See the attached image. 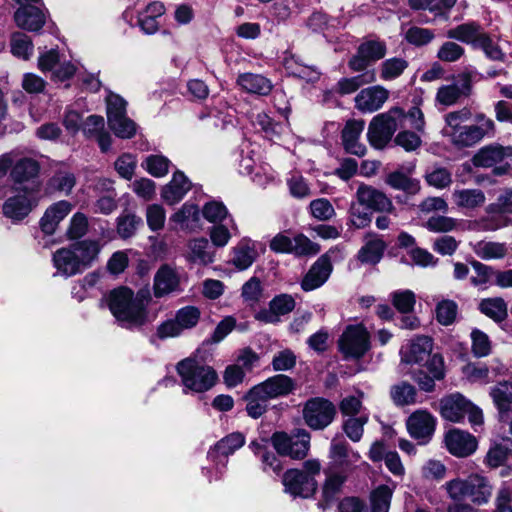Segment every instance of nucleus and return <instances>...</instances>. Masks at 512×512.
<instances>
[{"mask_svg": "<svg viewBox=\"0 0 512 512\" xmlns=\"http://www.w3.org/2000/svg\"><path fill=\"white\" fill-rule=\"evenodd\" d=\"M151 300L148 288L136 294L128 287L111 290L100 301V306H107L118 324L126 329H137L149 321L148 304Z\"/></svg>", "mask_w": 512, "mask_h": 512, "instance_id": "f257e3e1", "label": "nucleus"}, {"mask_svg": "<svg viewBox=\"0 0 512 512\" xmlns=\"http://www.w3.org/2000/svg\"><path fill=\"white\" fill-rule=\"evenodd\" d=\"M471 118V111L463 108L449 112L445 116V135L458 147H470L480 142L485 136L492 135L495 124L492 119L484 114L475 116V124L463 125Z\"/></svg>", "mask_w": 512, "mask_h": 512, "instance_id": "f03ea898", "label": "nucleus"}, {"mask_svg": "<svg viewBox=\"0 0 512 512\" xmlns=\"http://www.w3.org/2000/svg\"><path fill=\"white\" fill-rule=\"evenodd\" d=\"M176 371L181 378L184 392H206L216 384L218 379L217 373L212 367L201 364L192 358L178 362Z\"/></svg>", "mask_w": 512, "mask_h": 512, "instance_id": "7ed1b4c3", "label": "nucleus"}, {"mask_svg": "<svg viewBox=\"0 0 512 512\" xmlns=\"http://www.w3.org/2000/svg\"><path fill=\"white\" fill-rule=\"evenodd\" d=\"M34 192L31 187L0 186V199H4L3 215L13 223L25 219L36 206L31 197Z\"/></svg>", "mask_w": 512, "mask_h": 512, "instance_id": "20e7f679", "label": "nucleus"}, {"mask_svg": "<svg viewBox=\"0 0 512 512\" xmlns=\"http://www.w3.org/2000/svg\"><path fill=\"white\" fill-rule=\"evenodd\" d=\"M439 412L443 419L453 423L462 422L466 415L473 427L481 426L484 422L482 410L458 392L440 400Z\"/></svg>", "mask_w": 512, "mask_h": 512, "instance_id": "39448f33", "label": "nucleus"}, {"mask_svg": "<svg viewBox=\"0 0 512 512\" xmlns=\"http://www.w3.org/2000/svg\"><path fill=\"white\" fill-rule=\"evenodd\" d=\"M403 116L404 111L398 107L376 115L368 127L367 138L370 145L375 149L386 147L399 126V120Z\"/></svg>", "mask_w": 512, "mask_h": 512, "instance_id": "423d86ee", "label": "nucleus"}, {"mask_svg": "<svg viewBox=\"0 0 512 512\" xmlns=\"http://www.w3.org/2000/svg\"><path fill=\"white\" fill-rule=\"evenodd\" d=\"M370 335L362 324L348 325L338 339V348L346 360H358L370 350Z\"/></svg>", "mask_w": 512, "mask_h": 512, "instance_id": "0eeeda50", "label": "nucleus"}, {"mask_svg": "<svg viewBox=\"0 0 512 512\" xmlns=\"http://www.w3.org/2000/svg\"><path fill=\"white\" fill-rule=\"evenodd\" d=\"M11 163L9 179L12 184L10 186H17V188L31 187L33 191H37L41 169L39 162L32 157L22 156L15 151H11Z\"/></svg>", "mask_w": 512, "mask_h": 512, "instance_id": "6e6552de", "label": "nucleus"}, {"mask_svg": "<svg viewBox=\"0 0 512 512\" xmlns=\"http://www.w3.org/2000/svg\"><path fill=\"white\" fill-rule=\"evenodd\" d=\"M107 120L110 129L117 137L132 138L136 133V124L126 116V101L117 94H109L106 98Z\"/></svg>", "mask_w": 512, "mask_h": 512, "instance_id": "1a4fd4ad", "label": "nucleus"}, {"mask_svg": "<svg viewBox=\"0 0 512 512\" xmlns=\"http://www.w3.org/2000/svg\"><path fill=\"white\" fill-rule=\"evenodd\" d=\"M335 415V405L323 397H314L307 400L302 409L305 424L313 430H323L329 426Z\"/></svg>", "mask_w": 512, "mask_h": 512, "instance_id": "9d476101", "label": "nucleus"}, {"mask_svg": "<svg viewBox=\"0 0 512 512\" xmlns=\"http://www.w3.org/2000/svg\"><path fill=\"white\" fill-rule=\"evenodd\" d=\"M271 440L275 450L280 455L294 459L304 458L310 447V434L304 429L298 430L294 435L276 432Z\"/></svg>", "mask_w": 512, "mask_h": 512, "instance_id": "9b49d317", "label": "nucleus"}, {"mask_svg": "<svg viewBox=\"0 0 512 512\" xmlns=\"http://www.w3.org/2000/svg\"><path fill=\"white\" fill-rule=\"evenodd\" d=\"M436 422V418L429 411L419 409L408 417L406 427L409 435L418 444L426 445L433 437Z\"/></svg>", "mask_w": 512, "mask_h": 512, "instance_id": "f8f14e48", "label": "nucleus"}, {"mask_svg": "<svg viewBox=\"0 0 512 512\" xmlns=\"http://www.w3.org/2000/svg\"><path fill=\"white\" fill-rule=\"evenodd\" d=\"M387 52L385 42L369 40L363 42L357 49V53L349 60L351 70L360 72L382 59Z\"/></svg>", "mask_w": 512, "mask_h": 512, "instance_id": "ddd939ff", "label": "nucleus"}, {"mask_svg": "<svg viewBox=\"0 0 512 512\" xmlns=\"http://www.w3.org/2000/svg\"><path fill=\"white\" fill-rule=\"evenodd\" d=\"M355 196L358 204L368 209L396 215L392 200L383 191L373 186L360 184Z\"/></svg>", "mask_w": 512, "mask_h": 512, "instance_id": "4468645a", "label": "nucleus"}, {"mask_svg": "<svg viewBox=\"0 0 512 512\" xmlns=\"http://www.w3.org/2000/svg\"><path fill=\"white\" fill-rule=\"evenodd\" d=\"M282 482L285 491L294 497L308 498L315 493L317 488L316 480L298 469L286 471Z\"/></svg>", "mask_w": 512, "mask_h": 512, "instance_id": "2eb2a0df", "label": "nucleus"}, {"mask_svg": "<svg viewBox=\"0 0 512 512\" xmlns=\"http://www.w3.org/2000/svg\"><path fill=\"white\" fill-rule=\"evenodd\" d=\"M472 80L469 74H462L449 85L441 86L436 94V101L445 106L455 104L460 98L471 93Z\"/></svg>", "mask_w": 512, "mask_h": 512, "instance_id": "dca6fc26", "label": "nucleus"}, {"mask_svg": "<svg viewBox=\"0 0 512 512\" xmlns=\"http://www.w3.org/2000/svg\"><path fill=\"white\" fill-rule=\"evenodd\" d=\"M445 446L447 450L456 457H467L477 449V440L470 433L452 429L445 434Z\"/></svg>", "mask_w": 512, "mask_h": 512, "instance_id": "f3484780", "label": "nucleus"}, {"mask_svg": "<svg viewBox=\"0 0 512 512\" xmlns=\"http://www.w3.org/2000/svg\"><path fill=\"white\" fill-rule=\"evenodd\" d=\"M389 92L382 86L376 85L362 89L355 97V106L364 113L379 110L387 101Z\"/></svg>", "mask_w": 512, "mask_h": 512, "instance_id": "a211bd4d", "label": "nucleus"}, {"mask_svg": "<svg viewBox=\"0 0 512 512\" xmlns=\"http://www.w3.org/2000/svg\"><path fill=\"white\" fill-rule=\"evenodd\" d=\"M16 25L29 32L39 31L46 22V15L42 9L34 5H22L14 13Z\"/></svg>", "mask_w": 512, "mask_h": 512, "instance_id": "6ab92c4d", "label": "nucleus"}, {"mask_svg": "<svg viewBox=\"0 0 512 512\" xmlns=\"http://www.w3.org/2000/svg\"><path fill=\"white\" fill-rule=\"evenodd\" d=\"M332 265L327 255L321 256L304 276L301 287L304 291H312L321 287L329 278Z\"/></svg>", "mask_w": 512, "mask_h": 512, "instance_id": "aec40b11", "label": "nucleus"}, {"mask_svg": "<svg viewBox=\"0 0 512 512\" xmlns=\"http://www.w3.org/2000/svg\"><path fill=\"white\" fill-rule=\"evenodd\" d=\"M179 284L180 278L177 270L168 264H163L154 276V295L158 298L168 295L178 290Z\"/></svg>", "mask_w": 512, "mask_h": 512, "instance_id": "412c9836", "label": "nucleus"}, {"mask_svg": "<svg viewBox=\"0 0 512 512\" xmlns=\"http://www.w3.org/2000/svg\"><path fill=\"white\" fill-rule=\"evenodd\" d=\"M365 122L363 120H349L342 130V142L345 150L356 156H364L366 147L359 142V138L364 130Z\"/></svg>", "mask_w": 512, "mask_h": 512, "instance_id": "4be33fe9", "label": "nucleus"}, {"mask_svg": "<svg viewBox=\"0 0 512 512\" xmlns=\"http://www.w3.org/2000/svg\"><path fill=\"white\" fill-rule=\"evenodd\" d=\"M286 72L307 83H314L320 79L321 72L317 67L307 64L300 56L288 55L283 61Z\"/></svg>", "mask_w": 512, "mask_h": 512, "instance_id": "5701e85b", "label": "nucleus"}, {"mask_svg": "<svg viewBox=\"0 0 512 512\" xmlns=\"http://www.w3.org/2000/svg\"><path fill=\"white\" fill-rule=\"evenodd\" d=\"M73 206L69 201L61 200L50 205L40 220V227L45 234H53L59 223L71 212Z\"/></svg>", "mask_w": 512, "mask_h": 512, "instance_id": "b1692460", "label": "nucleus"}, {"mask_svg": "<svg viewBox=\"0 0 512 512\" xmlns=\"http://www.w3.org/2000/svg\"><path fill=\"white\" fill-rule=\"evenodd\" d=\"M53 265L57 273L65 277H71L83 272L70 246L60 248L54 252Z\"/></svg>", "mask_w": 512, "mask_h": 512, "instance_id": "393cba45", "label": "nucleus"}, {"mask_svg": "<svg viewBox=\"0 0 512 512\" xmlns=\"http://www.w3.org/2000/svg\"><path fill=\"white\" fill-rule=\"evenodd\" d=\"M170 222L176 224V228L186 231H195L201 226L200 211L197 205L185 203L170 217Z\"/></svg>", "mask_w": 512, "mask_h": 512, "instance_id": "a878e982", "label": "nucleus"}, {"mask_svg": "<svg viewBox=\"0 0 512 512\" xmlns=\"http://www.w3.org/2000/svg\"><path fill=\"white\" fill-rule=\"evenodd\" d=\"M386 249L385 242L376 235H367L365 244L357 253V260L361 264L376 265L380 262Z\"/></svg>", "mask_w": 512, "mask_h": 512, "instance_id": "bb28decb", "label": "nucleus"}, {"mask_svg": "<svg viewBox=\"0 0 512 512\" xmlns=\"http://www.w3.org/2000/svg\"><path fill=\"white\" fill-rule=\"evenodd\" d=\"M257 387L269 399H274L291 393L295 388V384L290 377L278 374L258 384Z\"/></svg>", "mask_w": 512, "mask_h": 512, "instance_id": "cd10ccee", "label": "nucleus"}, {"mask_svg": "<svg viewBox=\"0 0 512 512\" xmlns=\"http://www.w3.org/2000/svg\"><path fill=\"white\" fill-rule=\"evenodd\" d=\"M190 188L191 182L189 179L178 171L173 174L171 181L163 187L161 195L166 203L174 205L185 196Z\"/></svg>", "mask_w": 512, "mask_h": 512, "instance_id": "c85d7f7f", "label": "nucleus"}, {"mask_svg": "<svg viewBox=\"0 0 512 512\" xmlns=\"http://www.w3.org/2000/svg\"><path fill=\"white\" fill-rule=\"evenodd\" d=\"M70 248L73 249L76 259L83 271L93 265L101 251L100 243L90 239L75 242L70 245Z\"/></svg>", "mask_w": 512, "mask_h": 512, "instance_id": "c756f323", "label": "nucleus"}, {"mask_svg": "<svg viewBox=\"0 0 512 512\" xmlns=\"http://www.w3.org/2000/svg\"><path fill=\"white\" fill-rule=\"evenodd\" d=\"M512 156V148L502 146H487L480 149L473 157V163L477 167L490 168Z\"/></svg>", "mask_w": 512, "mask_h": 512, "instance_id": "7c9ffc66", "label": "nucleus"}, {"mask_svg": "<svg viewBox=\"0 0 512 512\" xmlns=\"http://www.w3.org/2000/svg\"><path fill=\"white\" fill-rule=\"evenodd\" d=\"M453 203L459 209L475 210L484 205L486 196L481 189H455L451 195Z\"/></svg>", "mask_w": 512, "mask_h": 512, "instance_id": "2f4dec72", "label": "nucleus"}, {"mask_svg": "<svg viewBox=\"0 0 512 512\" xmlns=\"http://www.w3.org/2000/svg\"><path fill=\"white\" fill-rule=\"evenodd\" d=\"M245 443L244 436L235 432L224 437L208 452V458L214 462H221L220 457L227 458Z\"/></svg>", "mask_w": 512, "mask_h": 512, "instance_id": "473e14b6", "label": "nucleus"}, {"mask_svg": "<svg viewBox=\"0 0 512 512\" xmlns=\"http://www.w3.org/2000/svg\"><path fill=\"white\" fill-rule=\"evenodd\" d=\"M483 32L484 30L480 24L476 22H467L449 29L446 32V36L449 39L458 40L474 47Z\"/></svg>", "mask_w": 512, "mask_h": 512, "instance_id": "72a5a7b5", "label": "nucleus"}, {"mask_svg": "<svg viewBox=\"0 0 512 512\" xmlns=\"http://www.w3.org/2000/svg\"><path fill=\"white\" fill-rule=\"evenodd\" d=\"M431 351V338L428 336H418L412 340L408 351L403 356V360L406 363H421L430 357Z\"/></svg>", "mask_w": 512, "mask_h": 512, "instance_id": "f704fd0d", "label": "nucleus"}, {"mask_svg": "<svg viewBox=\"0 0 512 512\" xmlns=\"http://www.w3.org/2000/svg\"><path fill=\"white\" fill-rule=\"evenodd\" d=\"M237 84L248 93L259 95H267L272 90L270 80L259 74H241L237 79Z\"/></svg>", "mask_w": 512, "mask_h": 512, "instance_id": "c9c22d12", "label": "nucleus"}, {"mask_svg": "<svg viewBox=\"0 0 512 512\" xmlns=\"http://www.w3.org/2000/svg\"><path fill=\"white\" fill-rule=\"evenodd\" d=\"M468 484V497H470L474 503L484 504L488 502L492 493V486L489 484L487 478L478 474L471 475L468 477Z\"/></svg>", "mask_w": 512, "mask_h": 512, "instance_id": "e433bc0d", "label": "nucleus"}, {"mask_svg": "<svg viewBox=\"0 0 512 512\" xmlns=\"http://www.w3.org/2000/svg\"><path fill=\"white\" fill-rule=\"evenodd\" d=\"M257 256L255 242L250 239H243L235 248L233 264L238 269L245 270L253 264Z\"/></svg>", "mask_w": 512, "mask_h": 512, "instance_id": "4c0bfd02", "label": "nucleus"}, {"mask_svg": "<svg viewBox=\"0 0 512 512\" xmlns=\"http://www.w3.org/2000/svg\"><path fill=\"white\" fill-rule=\"evenodd\" d=\"M330 458L338 466H350L360 460V454L350 450L345 442L333 440L330 447Z\"/></svg>", "mask_w": 512, "mask_h": 512, "instance_id": "58836bf2", "label": "nucleus"}, {"mask_svg": "<svg viewBox=\"0 0 512 512\" xmlns=\"http://www.w3.org/2000/svg\"><path fill=\"white\" fill-rule=\"evenodd\" d=\"M385 183L395 190H401L410 195L419 193L421 188L419 180L410 178L401 171L389 173Z\"/></svg>", "mask_w": 512, "mask_h": 512, "instance_id": "ea45409f", "label": "nucleus"}, {"mask_svg": "<svg viewBox=\"0 0 512 512\" xmlns=\"http://www.w3.org/2000/svg\"><path fill=\"white\" fill-rule=\"evenodd\" d=\"M189 260L199 264H209L214 260V252L207 239L198 238L189 242Z\"/></svg>", "mask_w": 512, "mask_h": 512, "instance_id": "a19ab883", "label": "nucleus"}, {"mask_svg": "<svg viewBox=\"0 0 512 512\" xmlns=\"http://www.w3.org/2000/svg\"><path fill=\"white\" fill-rule=\"evenodd\" d=\"M490 395L499 410L501 420H504L509 406L512 404V383L504 381L491 389Z\"/></svg>", "mask_w": 512, "mask_h": 512, "instance_id": "79ce46f5", "label": "nucleus"}, {"mask_svg": "<svg viewBox=\"0 0 512 512\" xmlns=\"http://www.w3.org/2000/svg\"><path fill=\"white\" fill-rule=\"evenodd\" d=\"M246 411L252 418L261 417L267 410L268 401L270 400L263 392L255 385L246 395Z\"/></svg>", "mask_w": 512, "mask_h": 512, "instance_id": "37998d69", "label": "nucleus"}, {"mask_svg": "<svg viewBox=\"0 0 512 512\" xmlns=\"http://www.w3.org/2000/svg\"><path fill=\"white\" fill-rule=\"evenodd\" d=\"M479 309L495 322H502L508 316L507 304L501 297L483 299L479 304Z\"/></svg>", "mask_w": 512, "mask_h": 512, "instance_id": "c03bdc74", "label": "nucleus"}, {"mask_svg": "<svg viewBox=\"0 0 512 512\" xmlns=\"http://www.w3.org/2000/svg\"><path fill=\"white\" fill-rule=\"evenodd\" d=\"M408 67V61L402 57H392L383 61L379 67V76L383 81L400 77Z\"/></svg>", "mask_w": 512, "mask_h": 512, "instance_id": "a18cd8bd", "label": "nucleus"}, {"mask_svg": "<svg viewBox=\"0 0 512 512\" xmlns=\"http://www.w3.org/2000/svg\"><path fill=\"white\" fill-rule=\"evenodd\" d=\"M10 47L11 53L17 58L28 60L33 55V42L28 35L22 32H14L11 35Z\"/></svg>", "mask_w": 512, "mask_h": 512, "instance_id": "49530a36", "label": "nucleus"}, {"mask_svg": "<svg viewBox=\"0 0 512 512\" xmlns=\"http://www.w3.org/2000/svg\"><path fill=\"white\" fill-rule=\"evenodd\" d=\"M475 254L483 260L502 259L507 254L505 243L480 241L474 246Z\"/></svg>", "mask_w": 512, "mask_h": 512, "instance_id": "de8ad7c7", "label": "nucleus"}, {"mask_svg": "<svg viewBox=\"0 0 512 512\" xmlns=\"http://www.w3.org/2000/svg\"><path fill=\"white\" fill-rule=\"evenodd\" d=\"M416 389L407 382L395 384L390 389L392 401L397 406L411 405L416 402Z\"/></svg>", "mask_w": 512, "mask_h": 512, "instance_id": "09e8293b", "label": "nucleus"}, {"mask_svg": "<svg viewBox=\"0 0 512 512\" xmlns=\"http://www.w3.org/2000/svg\"><path fill=\"white\" fill-rule=\"evenodd\" d=\"M394 488L387 485H380L371 492L372 512H389L390 503Z\"/></svg>", "mask_w": 512, "mask_h": 512, "instance_id": "8fccbe9b", "label": "nucleus"}, {"mask_svg": "<svg viewBox=\"0 0 512 512\" xmlns=\"http://www.w3.org/2000/svg\"><path fill=\"white\" fill-rule=\"evenodd\" d=\"M485 211L488 216H506L512 213V188L503 190L496 202L489 204Z\"/></svg>", "mask_w": 512, "mask_h": 512, "instance_id": "3c124183", "label": "nucleus"}, {"mask_svg": "<svg viewBox=\"0 0 512 512\" xmlns=\"http://www.w3.org/2000/svg\"><path fill=\"white\" fill-rule=\"evenodd\" d=\"M475 49H481L487 58L493 61H504L505 54L499 47V45L491 38L485 31L478 38L477 43L473 47Z\"/></svg>", "mask_w": 512, "mask_h": 512, "instance_id": "603ef678", "label": "nucleus"}, {"mask_svg": "<svg viewBox=\"0 0 512 512\" xmlns=\"http://www.w3.org/2000/svg\"><path fill=\"white\" fill-rule=\"evenodd\" d=\"M76 184L75 176L69 172H58L48 181V188L69 195Z\"/></svg>", "mask_w": 512, "mask_h": 512, "instance_id": "864d4df0", "label": "nucleus"}, {"mask_svg": "<svg viewBox=\"0 0 512 512\" xmlns=\"http://www.w3.org/2000/svg\"><path fill=\"white\" fill-rule=\"evenodd\" d=\"M458 221L444 215H433L425 222L424 227L430 232L447 233L456 229Z\"/></svg>", "mask_w": 512, "mask_h": 512, "instance_id": "5fc2aeb1", "label": "nucleus"}, {"mask_svg": "<svg viewBox=\"0 0 512 512\" xmlns=\"http://www.w3.org/2000/svg\"><path fill=\"white\" fill-rule=\"evenodd\" d=\"M141 224L142 219L134 214L121 215L117 219V233L123 239L130 238Z\"/></svg>", "mask_w": 512, "mask_h": 512, "instance_id": "6e6d98bb", "label": "nucleus"}, {"mask_svg": "<svg viewBox=\"0 0 512 512\" xmlns=\"http://www.w3.org/2000/svg\"><path fill=\"white\" fill-rule=\"evenodd\" d=\"M292 248L291 254L295 256H313L320 251L319 245L303 234H298L293 238Z\"/></svg>", "mask_w": 512, "mask_h": 512, "instance_id": "4d7b16f0", "label": "nucleus"}, {"mask_svg": "<svg viewBox=\"0 0 512 512\" xmlns=\"http://www.w3.org/2000/svg\"><path fill=\"white\" fill-rule=\"evenodd\" d=\"M435 38L433 30L418 26L410 27L405 33V40L414 46H424Z\"/></svg>", "mask_w": 512, "mask_h": 512, "instance_id": "13d9d810", "label": "nucleus"}, {"mask_svg": "<svg viewBox=\"0 0 512 512\" xmlns=\"http://www.w3.org/2000/svg\"><path fill=\"white\" fill-rule=\"evenodd\" d=\"M512 225V218L508 216H485L475 222L479 231H496Z\"/></svg>", "mask_w": 512, "mask_h": 512, "instance_id": "bf43d9fd", "label": "nucleus"}, {"mask_svg": "<svg viewBox=\"0 0 512 512\" xmlns=\"http://www.w3.org/2000/svg\"><path fill=\"white\" fill-rule=\"evenodd\" d=\"M465 54V49L456 42L446 41L437 51V58L443 62H456Z\"/></svg>", "mask_w": 512, "mask_h": 512, "instance_id": "052dcab7", "label": "nucleus"}, {"mask_svg": "<svg viewBox=\"0 0 512 512\" xmlns=\"http://www.w3.org/2000/svg\"><path fill=\"white\" fill-rule=\"evenodd\" d=\"M472 352L476 357H485L491 352V341L487 334L479 329L471 332Z\"/></svg>", "mask_w": 512, "mask_h": 512, "instance_id": "680f3d73", "label": "nucleus"}, {"mask_svg": "<svg viewBox=\"0 0 512 512\" xmlns=\"http://www.w3.org/2000/svg\"><path fill=\"white\" fill-rule=\"evenodd\" d=\"M170 161L162 155H150L146 158L145 169L154 177H163L168 173Z\"/></svg>", "mask_w": 512, "mask_h": 512, "instance_id": "e2e57ef3", "label": "nucleus"}, {"mask_svg": "<svg viewBox=\"0 0 512 512\" xmlns=\"http://www.w3.org/2000/svg\"><path fill=\"white\" fill-rule=\"evenodd\" d=\"M200 311L194 306H186L177 311L175 319L181 329H191L198 323Z\"/></svg>", "mask_w": 512, "mask_h": 512, "instance_id": "0e129e2a", "label": "nucleus"}, {"mask_svg": "<svg viewBox=\"0 0 512 512\" xmlns=\"http://www.w3.org/2000/svg\"><path fill=\"white\" fill-rule=\"evenodd\" d=\"M166 212L159 204H151L146 208L147 225L152 231H158L164 227Z\"/></svg>", "mask_w": 512, "mask_h": 512, "instance_id": "69168bd1", "label": "nucleus"}, {"mask_svg": "<svg viewBox=\"0 0 512 512\" xmlns=\"http://www.w3.org/2000/svg\"><path fill=\"white\" fill-rule=\"evenodd\" d=\"M310 211L314 218L320 221L330 220L335 216V209L329 200L319 198L310 203Z\"/></svg>", "mask_w": 512, "mask_h": 512, "instance_id": "338daca9", "label": "nucleus"}, {"mask_svg": "<svg viewBox=\"0 0 512 512\" xmlns=\"http://www.w3.org/2000/svg\"><path fill=\"white\" fill-rule=\"evenodd\" d=\"M392 303L401 313H409L415 305V294L411 290H401L392 293Z\"/></svg>", "mask_w": 512, "mask_h": 512, "instance_id": "774afa93", "label": "nucleus"}]
</instances>
